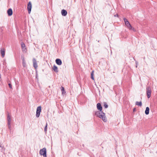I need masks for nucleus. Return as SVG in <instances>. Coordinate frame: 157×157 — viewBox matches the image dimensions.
<instances>
[{
	"label": "nucleus",
	"instance_id": "nucleus-1",
	"mask_svg": "<svg viewBox=\"0 0 157 157\" xmlns=\"http://www.w3.org/2000/svg\"><path fill=\"white\" fill-rule=\"evenodd\" d=\"M95 114L98 117L101 118L104 122H106L107 121V119L105 116V114L102 111H97Z\"/></svg>",
	"mask_w": 157,
	"mask_h": 157
},
{
	"label": "nucleus",
	"instance_id": "nucleus-2",
	"mask_svg": "<svg viewBox=\"0 0 157 157\" xmlns=\"http://www.w3.org/2000/svg\"><path fill=\"white\" fill-rule=\"evenodd\" d=\"M124 20L125 22V25L127 26V28L129 29L132 30L134 31H135L134 29L131 26L130 23L125 18H124Z\"/></svg>",
	"mask_w": 157,
	"mask_h": 157
},
{
	"label": "nucleus",
	"instance_id": "nucleus-3",
	"mask_svg": "<svg viewBox=\"0 0 157 157\" xmlns=\"http://www.w3.org/2000/svg\"><path fill=\"white\" fill-rule=\"evenodd\" d=\"M40 154L41 155H42L44 157H47L46 148H44L41 149L40 151Z\"/></svg>",
	"mask_w": 157,
	"mask_h": 157
},
{
	"label": "nucleus",
	"instance_id": "nucleus-4",
	"mask_svg": "<svg viewBox=\"0 0 157 157\" xmlns=\"http://www.w3.org/2000/svg\"><path fill=\"white\" fill-rule=\"evenodd\" d=\"M41 110V107L39 106L37 108L36 116L37 117H38L40 115V113Z\"/></svg>",
	"mask_w": 157,
	"mask_h": 157
},
{
	"label": "nucleus",
	"instance_id": "nucleus-5",
	"mask_svg": "<svg viewBox=\"0 0 157 157\" xmlns=\"http://www.w3.org/2000/svg\"><path fill=\"white\" fill-rule=\"evenodd\" d=\"M146 93L147 97L149 98L151 97V88L150 87H147L146 88Z\"/></svg>",
	"mask_w": 157,
	"mask_h": 157
},
{
	"label": "nucleus",
	"instance_id": "nucleus-6",
	"mask_svg": "<svg viewBox=\"0 0 157 157\" xmlns=\"http://www.w3.org/2000/svg\"><path fill=\"white\" fill-rule=\"evenodd\" d=\"M27 10L28 11V13L30 14L31 9L32 8V5L30 2H29L27 5Z\"/></svg>",
	"mask_w": 157,
	"mask_h": 157
},
{
	"label": "nucleus",
	"instance_id": "nucleus-7",
	"mask_svg": "<svg viewBox=\"0 0 157 157\" xmlns=\"http://www.w3.org/2000/svg\"><path fill=\"white\" fill-rule=\"evenodd\" d=\"M11 116L10 115H9V114H8V116H7V119L8 122V127L9 128H10V123H11Z\"/></svg>",
	"mask_w": 157,
	"mask_h": 157
},
{
	"label": "nucleus",
	"instance_id": "nucleus-8",
	"mask_svg": "<svg viewBox=\"0 0 157 157\" xmlns=\"http://www.w3.org/2000/svg\"><path fill=\"white\" fill-rule=\"evenodd\" d=\"M21 47L22 49V50L23 52H26L27 51V49L25 47V44L22 42L21 43Z\"/></svg>",
	"mask_w": 157,
	"mask_h": 157
},
{
	"label": "nucleus",
	"instance_id": "nucleus-9",
	"mask_svg": "<svg viewBox=\"0 0 157 157\" xmlns=\"http://www.w3.org/2000/svg\"><path fill=\"white\" fill-rule=\"evenodd\" d=\"M5 49L4 48H2L0 50L1 54L2 57H4L5 55Z\"/></svg>",
	"mask_w": 157,
	"mask_h": 157
},
{
	"label": "nucleus",
	"instance_id": "nucleus-10",
	"mask_svg": "<svg viewBox=\"0 0 157 157\" xmlns=\"http://www.w3.org/2000/svg\"><path fill=\"white\" fill-rule=\"evenodd\" d=\"M33 67L35 69H36L38 67L36 60L35 59H33Z\"/></svg>",
	"mask_w": 157,
	"mask_h": 157
},
{
	"label": "nucleus",
	"instance_id": "nucleus-11",
	"mask_svg": "<svg viewBox=\"0 0 157 157\" xmlns=\"http://www.w3.org/2000/svg\"><path fill=\"white\" fill-rule=\"evenodd\" d=\"M56 62L57 64L59 65H61L62 63V62L61 60L59 59H56Z\"/></svg>",
	"mask_w": 157,
	"mask_h": 157
},
{
	"label": "nucleus",
	"instance_id": "nucleus-12",
	"mask_svg": "<svg viewBox=\"0 0 157 157\" xmlns=\"http://www.w3.org/2000/svg\"><path fill=\"white\" fill-rule=\"evenodd\" d=\"M97 106L98 109L100 110V111H101L102 109V107L101 106V104L100 103H98L97 104Z\"/></svg>",
	"mask_w": 157,
	"mask_h": 157
},
{
	"label": "nucleus",
	"instance_id": "nucleus-13",
	"mask_svg": "<svg viewBox=\"0 0 157 157\" xmlns=\"http://www.w3.org/2000/svg\"><path fill=\"white\" fill-rule=\"evenodd\" d=\"M7 13L9 16H11L12 15L13 12L11 9H9L7 10Z\"/></svg>",
	"mask_w": 157,
	"mask_h": 157
},
{
	"label": "nucleus",
	"instance_id": "nucleus-14",
	"mask_svg": "<svg viewBox=\"0 0 157 157\" xmlns=\"http://www.w3.org/2000/svg\"><path fill=\"white\" fill-rule=\"evenodd\" d=\"M61 14L63 16H66L67 14V12L66 10L63 9L61 11Z\"/></svg>",
	"mask_w": 157,
	"mask_h": 157
},
{
	"label": "nucleus",
	"instance_id": "nucleus-15",
	"mask_svg": "<svg viewBox=\"0 0 157 157\" xmlns=\"http://www.w3.org/2000/svg\"><path fill=\"white\" fill-rule=\"evenodd\" d=\"M22 65L24 67H25L26 66V62L25 60V59L23 58L22 59Z\"/></svg>",
	"mask_w": 157,
	"mask_h": 157
},
{
	"label": "nucleus",
	"instance_id": "nucleus-16",
	"mask_svg": "<svg viewBox=\"0 0 157 157\" xmlns=\"http://www.w3.org/2000/svg\"><path fill=\"white\" fill-rule=\"evenodd\" d=\"M149 108L148 107H147L146 108V110L145 111V113L146 115H148L149 113Z\"/></svg>",
	"mask_w": 157,
	"mask_h": 157
},
{
	"label": "nucleus",
	"instance_id": "nucleus-17",
	"mask_svg": "<svg viewBox=\"0 0 157 157\" xmlns=\"http://www.w3.org/2000/svg\"><path fill=\"white\" fill-rule=\"evenodd\" d=\"M53 70L55 72H57L58 71V68L57 67H56V65L53 66Z\"/></svg>",
	"mask_w": 157,
	"mask_h": 157
},
{
	"label": "nucleus",
	"instance_id": "nucleus-18",
	"mask_svg": "<svg viewBox=\"0 0 157 157\" xmlns=\"http://www.w3.org/2000/svg\"><path fill=\"white\" fill-rule=\"evenodd\" d=\"M136 105L141 106H142L141 101H136Z\"/></svg>",
	"mask_w": 157,
	"mask_h": 157
},
{
	"label": "nucleus",
	"instance_id": "nucleus-19",
	"mask_svg": "<svg viewBox=\"0 0 157 157\" xmlns=\"http://www.w3.org/2000/svg\"><path fill=\"white\" fill-rule=\"evenodd\" d=\"M94 71H92L91 73V78L92 79L94 80Z\"/></svg>",
	"mask_w": 157,
	"mask_h": 157
},
{
	"label": "nucleus",
	"instance_id": "nucleus-20",
	"mask_svg": "<svg viewBox=\"0 0 157 157\" xmlns=\"http://www.w3.org/2000/svg\"><path fill=\"white\" fill-rule=\"evenodd\" d=\"M47 125H48V124H47V123L46 124V125L44 129V131L45 133H46L47 132Z\"/></svg>",
	"mask_w": 157,
	"mask_h": 157
},
{
	"label": "nucleus",
	"instance_id": "nucleus-21",
	"mask_svg": "<svg viewBox=\"0 0 157 157\" xmlns=\"http://www.w3.org/2000/svg\"><path fill=\"white\" fill-rule=\"evenodd\" d=\"M61 91H62V94H63L64 93V88L63 87V86H62L61 87Z\"/></svg>",
	"mask_w": 157,
	"mask_h": 157
},
{
	"label": "nucleus",
	"instance_id": "nucleus-22",
	"mask_svg": "<svg viewBox=\"0 0 157 157\" xmlns=\"http://www.w3.org/2000/svg\"><path fill=\"white\" fill-rule=\"evenodd\" d=\"M104 106L105 108H107L108 107L107 104L105 102L104 103Z\"/></svg>",
	"mask_w": 157,
	"mask_h": 157
},
{
	"label": "nucleus",
	"instance_id": "nucleus-23",
	"mask_svg": "<svg viewBox=\"0 0 157 157\" xmlns=\"http://www.w3.org/2000/svg\"><path fill=\"white\" fill-rule=\"evenodd\" d=\"M9 86L10 88L11 89H12V85L11 84H10V83L9 84Z\"/></svg>",
	"mask_w": 157,
	"mask_h": 157
},
{
	"label": "nucleus",
	"instance_id": "nucleus-24",
	"mask_svg": "<svg viewBox=\"0 0 157 157\" xmlns=\"http://www.w3.org/2000/svg\"><path fill=\"white\" fill-rule=\"evenodd\" d=\"M135 108H134V109H133V111H135Z\"/></svg>",
	"mask_w": 157,
	"mask_h": 157
},
{
	"label": "nucleus",
	"instance_id": "nucleus-25",
	"mask_svg": "<svg viewBox=\"0 0 157 157\" xmlns=\"http://www.w3.org/2000/svg\"><path fill=\"white\" fill-rule=\"evenodd\" d=\"M1 75L0 74V78H1Z\"/></svg>",
	"mask_w": 157,
	"mask_h": 157
}]
</instances>
